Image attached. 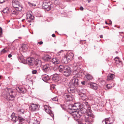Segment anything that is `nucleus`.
Returning <instances> with one entry per match:
<instances>
[{
    "mask_svg": "<svg viewBox=\"0 0 124 124\" xmlns=\"http://www.w3.org/2000/svg\"><path fill=\"white\" fill-rule=\"evenodd\" d=\"M10 89L6 88L2 92V96L8 101H12L15 99V94Z\"/></svg>",
    "mask_w": 124,
    "mask_h": 124,
    "instance_id": "nucleus-1",
    "label": "nucleus"
},
{
    "mask_svg": "<svg viewBox=\"0 0 124 124\" xmlns=\"http://www.w3.org/2000/svg\"><path fill=\"white\" fill-rule=\"evenodd\" d=\"M81 106L82 108H86L88 110V111L86 113V114L82 117V120L86 121H90V119L89 118L88 115H90V116L92 117L93 118L94 117V115L92 113L91 110V108L90 105L88 104V102L85 101L83 103L81 104Z\"/></svg>",
    "mask_w": 124,
    "mask_h": 124,
    "instance_id": "nucleus-2",
    "label": "nucleus"
},
{
    "mask_svg": "<svg viewBox=\"0 0 124 124\" xmlns=\"http://www.w3.org/2000/svg\"><path fill=\"white\" fill-rule=\"evenodd\" d=\"M85 113H83V112H82L81 110L79 109L78 111L76 112L75 114H74V115L75 116V120L77 121L80 118L82 120V121H84L85 122L84 124H91V122L93 121V118L92 117L90 116V115H88L89 117V118L90 119V121H86L82 120V117L84 115H85H85H84Z\"/></svg>",
    "mask_w": 124,
    "mask_h": 124,
    "instance_id": "nucleus-3",
    "label": "nucleus"
},
{
    "mask_svg": "<svg viewBox=\"0 0 124 124\" xmlns=\"http://www.w3.org/2000/svg\"><path fill=\"white\" fill-rule=\"evenodd\" d=\"M34 59L32 58H27L26 60V63L30 66H35L37 67L40 66L41 64L40 60L37 59L34 62Z\"/></svg>",
    "mask_w": 124,
    "mask_h": 124,
    "instance_id": "nucleus-4",
    "label": "nucleus"
},
{
    "mask_svg": "<svg viewBox=\"0 0 124 124\" xmlns=\"http://www.w3.org/2000/svg\"><path fill=\"white\" fill-rule=\"evenodd\" d=\"M13 6L16 8L17 11H20L22 10L23 7L22 5L19 4L18 0H12V1Z\"/></svg>",
    "mask_w": 124,
    "mask_h": 124,
    "instance_id": "nucleus-5",
    "label": "nucleus"
},
{
    "mask_svg": "<svg viewBox=\"0 0 124 124\" xmlns=\"http://www.w3.org/2000/svg\"><path fill=\"white\" fill-rule=\"evenodd\" d=\"M51 65L50 63H47L41 66V69L44 72L48 73L51 70Z\"/></svg>",
    "mask_w": 124,
    "mask_h": 124,
    "instance_id": "nucleus-6",
    "label": "nucleus"
},
{
    "mask_svg": "<svg viewBox=\"0 0 124 124\" xmlns=\"http://www.w3.org/2000/svg\"><path fill=\"white\" fill-rule=\"evenodd\" d=\"M65 68V69L63 72V74L65 76L68 77L70 75L71 72L70 68L67 65H66Z\"/></svg>",
    "mask_w": 124,
    "mask_h": 124,
    "instance_id": "nucleus-7",
    "label": "nucleus"
},
{
    "mask_svg": "<svg viewBox=\"0 0 124 124\" xmlns=\"http://www.w3.org/2000/svg\"><path fill=\"white\" fill-rule=\"evenodd\" d=\"M79 78H77L76 77H73V78L71 79V82L70 83L72 84L74 86H78L79 85Z\"/></svg>",
    "mask_w": 124,
    "mask_h": 124,
    "instance_id": "nucleus-8",
    "label": "nucleus"
},
{
    "mask_svg": "<svg viewBox=\"0 0 124 124\" xmlns=\"http://www.w3.org/2000/svg\"><path fill=\"white\" fill-rule=\"evenodd\" d=\"M39 106L36 104H32L30 107V109L32 111H35L39 109Z\"/></svg>",
    "mask_w": 124,
    "mask_h": 124,
    "instance_id": "nucleus-9",
    "label": "nucleus"
},
{
    "mask_svg": "<svg viewBox=\"0 0 124 124\" xmlns=\"http://www.w3.org/2000/svg\"><path fill=\"white\" fill-rule=\"evenodd\" d=\"M44 109L45 111L54 118V115L53 112L47 106L45 105L44 107Z\"/></svg>",
    "mask_w": 124,
    "mask_h": 124,
    "instance_id": "nucleus-10",
    "label": "nucleus"
},
{
    "mask_svg": "<svg viewBox=\"0 0 124 124\" xmlns=\"http://www.w3.org/2000/svg\"><path fill=\"white\" fill-rule=\"evenodd\" d=\"M81 104L80 103H75L73 105V106L71 105L70 106L72 107V108H73L74 109L77 111L82 107L81 106Z\"/></svg>",
    "mask_w": 124,
    "mask_h": 124,
    "instance_id": "nucleus-11",
    "label": "nucleus"
},
{
    "mask_svg": "<svg viewBox=\"0 0 124 124\" xmlns=\"http://www.w3.org/2000/svg\"><path fill=\"white\" fill-rule=\"evenodd\" d=\"M64 97L65 100L67 101H71L73 99V96L71 94H65Z\"/></svg>",
    "mask_w": 124,
    "mask_h": 124,
    "instance_id": "nucleus-12",
    "label": "nucleus"
},
{
    "mask_svg": "<svg viewBox=\"0 0 124 124\" xmlns=\"http://www.w3.org/2000/svg\"><path fill=\"white\" fill-rule=\"evenodd\" d=\"M68 112L71 115L72 117L75 120V116L74 115V114H75L76 112V111L73 108H72H72L69 109L68 110Z\"/></svg>",
    "mask_w": 124,
    "mask_h": 124,
    "instance_id": "nucleus-13",
    "label": "nucleus"
},
{
    "mask_svg": "<svg viewBox=\"0 0 124 124\" xmlns=\"http://www.w3.org/2000/svg\"><path fill=\"white\" fill-rule=\"evenodd\" d=\"M67 58L69 62H70L73 58L74 56V54L72 53H68L66 55Z\"/></svg>",
    "mask_w": 124,
    "mask_h": 124,
    "instance_id": "nucleus-14",
    "label": "nucleus"
},
{
    "mask_svg": "<svg viewBox=\"0 0 124 124\" xmlns=\"http://www.w3.org/2000/svg\"><path fill=\"white\" fill-rule=\"evenodd\" d=\"M11 120L14 123L17 121L19 119L18 117L16 116L14 113H13L11 115Z\"/></svg>",
    "mask_w": 124,
    "mask_h": 124,
    "instance_id": "nucleus-15",
    "label": "nucleus"
},
{
    "mask_svg": "<svg viewBox=\"0 0 124 124\" xmlns=\"http://www.w3.org/2000/svg\"><path fill=\"white\" fill-rule=\"evenodd\" d=\"M27 21L29 22H31L34 19V16L30 14H27Z\"/></svg>",
    "mask_w": 124,
    "mask_h": 124,
    "instance_id": "nucleus-16",
    "label": "nucleus"
},
{
    "mask_svg": "<svg viewBox=\"0 0 124 124\" xmlns=\"http://www.w3.org/2000/svg\"><path fill=\"white\" fill-rule=\"evenodd\" d=\"M42 79L45 82H47L50 80L49 77L46 75H42Z\"/></svg>",
    "mask_w": 124,
    "mask_h": 124,
    "instance_id": "nucleus-17",
    "label": "nucleus"
},
{
    "mask_svg": "<svg viewBox=\"0 0 124 124\" xmlns=\"http://www.w3.org/2000/svg\"><path fill=\"white\" fill-rule=\"evenodd\" d=\"M59 76L58 75L56 74L51 76L50 77V78H52L53 80H56V81H58L59 80Z\"/></svg>",
    "mask_w": 124,
    "mask_h": 124,
    "instance_id": "nucleus-18",
    "label": "nucleus"
},
{
    "mask_svg": "<svg viewBox=\"0 0 124 124\" xmlns=\"http://www.w3.org/2000/svg\"><path fill=\"white\" fill-rule=\"evenodd\" d=\"M52 62L54 64H58L60 63V61L56 58H54L52 60Z\"/></svg>",
    "mask_w": 124,
    "mask_h": 124,
    "instance_id": "nucleus-19",
    "label": "nucleus"
},
{
    "mask_svg": "<svg viewBox=\"0 0 124 124\" xmlns=\"http://www.w3.org/2000/svg\"><path fill=\"white\" fill-rule=\"evenodd\" d=\"M17 89L19 92L23 93H25L26 91V89L24 88L18 87Z\"/></svg>",
    "mask_w": 124,
    "mask_h": 124,
    "instance_id": "nucleus-20",
    "label": "nucleus"
},
{
    "mask_svg": "<svg viewBox=\"0 0 124 124\" xmlns=\"http://www.w3.org/2000/svg\"><path fill=\"white\" fill-rule=\"evenodd\" d=\"M80 96L81 97V99L83 101H85L87 100V97L84 93H81L80 94Z\"/></svg>",
    "mask_w": 124,
    "mask_h": 124,
    "instance_id": "nucleus-21",
    "label": "nucleus"
},
{
    "mask_svg": "<svg viewBox=\"0 0 124 124\" xmlns=\"http://www.w3.org/2000/svg\"><path fill=\"white\" fill-rule=\"evenodd\" d=\"M43 59L44 61L46 62H49L51 60V56L48 55L45 56Z\"/></svg>",
    "mask_w": 124,
    "mask_h": 124,
    "instance_id": "nucleus-22",
    "label": "nucleus"
},
{
    "mask_svg": "<svg viewBox=\"0 0 124 124\" xmlns=\"http://www.w3.org/2000/svg\"><path fill=\"white\" fill-rule=\"evenodd\" d=\"M115 75L113 74H109L107 77V80H111L114 78Z\"/></svg>",
    "mask_w": 124,
    "mask_h": 124,
    "instance_id": "nucleus-23",
    "label": "nucleus"
},
{
    "mask_svg": "<svg viewBox=\"0 0 124 124\" xmlns=\"http://www.w3.org/2000/svg\"><path fill=\"white\" fill-rule=\"evenodd\" d=\"M90 85V87L94 90H96L98 88L97 85L96 84H91Z\"/></svg>",
    "mask_w": 124,
    "mask_h": 124,
    "instance_id": "nucleus-24",
    "label": "nucleus"
},
{
    "mask_svg": "<svg viewBox=\"0 0 124 124\" xmlns=\"http://www.w3.org/2000/svg\"><path fill=\"white\" fill-rule=\"evenodd\" d=\"M66 65H59L58 67L59 71L60 72H62L64 71V70L65 69V67L66 66Z\"/></svg>",
    "mask_w": 124,
    "mask_h": 124,
    "instance_id": "nucleus-25",
    "label": "nucleus"
},
{
    "mask_svg": "<svg viewBox=\"0 0 124 124\" xmlns=\"http://www.w3.org/2000/svg\"><path fill=\"white\" fill-rule=\"evenodd\" d=\"M68 91L70 93H73L75 92L74 89L72 87L68 88Z\"/></svg>",
    "mask_w": 124,
    "mask_h": 124,
    "instance_id": "nucleus-26",
    "label": "nucleus"
},
{
    "mask_svg": "<svg viewBox=\"0 0 124 124\" xmlns=\"http://www.w3.org/2000/svg\"><path fill=\"white\" fill-rule=\"evenodd\" d=\"M85 77L88 80H90L92 79L93 78L92 76L89 74H87L85 75Z\"/></svg>",
    "mask_w": 124,
    "mask_h": 124,
    "instance_id": "nucleus-27",
    "label": "nucleus"
},
{
    "mask_svg": "<svg viewBox=\"0 0 124 124\" xmlns=\"http://www.w3.org/2000/svg\"><path fill=\"white\" fill-rule=\"evenodd\" d=\"M50 5V2L48 1H44L43 2V4L42 5V6H44L45 5H48L49 6Z\"/></svg>",
    "mask_w": 124,
    "mask_h": 124,
    "instance_id": "nucleus-28",
    "label": "nucleus"
},
{
    "mask_svg": "<svg viewBox=\"0 0 124 124\" xmlns=\"http://www.w3.org/2000/svg\"><path fill=\"white\" fill-rule=\"evenodd\" d=\"M62 59L64 61V62L65 63H67L69 62L67 58L66 55L64 56Z\"/></svg>",
    "mask_w": 124,
    "mask_h": 124,
    "instance_id": "nucleus-29",
    "label": "nucleus"
},
{
    "mask_svg": "<svg viewBox=\"0 0 124 124\" xmlns=\"http://www.w3.org/2000/svg\"><path fill=\"white\" fill-rule=\"evenodd\" d=\"M107 121H109L110 123V124H111L114 121V118H107Z\"/></svg>",
    "mask_w": 124,
    "mask_h": 124,
    "instance_id": "nucleus-30",
    "label": "nucleus"
},
{
    "mask_svg": "<svg viewBox=\"0 0 124 124\" xmlns=\"http://www.w3.org/2000/svg\"><path fill=\"white\" fill-rule=\"evenodd\" d=\"M87 109L86 108H84L81 107L79 109V110H81L82 112H83V113H85L87 110Z\"/></svg>",
    "mask_w": 124,
    "mask_h": 124,
    "instance_id": "nucleus-31",
    "label": "nucleus"
},
{
    "mask_svg": "<svg viewBox=\"0 0 124 124\" xmlns=\"http://www.w3.org/2000/svg\"><path fill=\"white\" fill-rule=\"evenodd\" d=\"M18 117L19 118L18 119L19 122V124H22V122L24 120V119L22 117L18 116Z\"/></svg>",
    "mask_w": 124,
    "mask_h": 124,
    "instance_id": "nucleus-32",
    "label": "nucleus"
},
{
    "mask_svg": "<svg viewBox=\"0 0 124 124\" xmlns=\"http://www.w3.org/2000/svg\"><path fill=\"white\" fill-rule=\"evenodd\" d=\"M18 60L20 62H23L25 61L23 57V56H19L18 57Z\"/></svg>",
    "mask_w": 124,
    "mask_h": 124,
    "instance_id": "nucleus-33",
    "label": "nucleus"
},
{
    "mask_svg": "<svg viewBox=\"0 0 124 124\" xmlns=\"http://www.w3.org/2000/svg\"><path fill=\"white\" fill-rule=\"evenodd\" d=\"M10 13L11 14L16 15L17 14V12L15 10L13 9L11 10Z\"/></svg>",
    "mask_w": 124,
    "mask_h": 124,
    "instance_id": "nucleus-34",
    "label": "nucleus"
},
{
    "mask_svg": "<svg viewBox=\"0 0 124 124\" xmlns=\"http://www.w3.org/2000/svg\"><path fill=\"white\" fill-rule=\"evenodd\" d=\"M22 48L23 50H26L28 48V46L25 44H23Z\"/></svg>",
    "mask_w": 124,
    "mask_h": 124,
    "instance_id": "nucleus-35",
    "label": "nucleus"
},
{
    "mask_svg": "<svg viewBox=\"0 0 124 124\" xmlns=\"http://www.w3.org/2000/svg\"><path fill=\"white\" fill-rule=\"evenodd\" d=\"M107 119H106L105 120L102 121V122L103 124H110V122L109 121H107Z\"/></svg>",
    "mask_w": 124,
    "mask_h": 124,
    "instance_id": "nucleus-36",
    "label": "nucleus"
},
{
    "mask_svg": "<svg viewBox=\"0 0 124 124\" xmlns=\"http://www.w3.org/2000/svg\"><path fill=\"white\" fill-rule=\"evenodd\" d=\"M8 10V8L7 7L2 10V12L4 13H5L7 12Z\"/></svg>",
    "mask_w": 124,
    "mask_h": 124,
    "instance_id": "nucleus-37",
    "label": "nucleus"
},
{
    "mask_svg": "<svg viewBox=\"0 0 124 124\" xmlns=\"http://www.w3.org/2000/svg\"><path fill=\"white\" fill-rule=\"evenodd\" d=\"M79 73L77 71V70H75L73 72V75L76 76V77H77V75H78Z\"/></svg>",
    "mask_w": 124,
    "mask_h": 124,
    "instance_id": "nucleus-38",
    "label": "nucleus"
},
{
    "mask_svg": "<svg viewBox=\"0 0 124 124\" xmlns=\"http://www.w3.org/2000/svg\"><path fill=\"white\" fill-rule=\"evenodd\" d=\"M8 51V50H6V48H4L0 52V54H3L7 52Z\"/></svg>",
    "mask_w": 124,
    "mask_h": 124,
    "instance_id": "nucleus-39",
    "label": "nucleus"
},
{
    "mask_svg": "<svg viewBox=\"0 0 124 124\" xmlns=\"http://www.w3.org/2000/svg\"><path fill=\"white\" fill-rule=\"evenodd\" d=\"M52 100L53 101H57L58 100V98L57 96L53 98L52 99Z\"/></svg>",
    "mask_w": 124,
    "mask_h": 124,
    "instance_id": "nucleus-40",
    "label": "nucleus"
},
{
    "mask_svg": "<svg viewBox=\"0 0 124 124\" xmlns=\"http://www.w3.org/2000/svg\"><path fill=\"white\" fill-rule=\"evenodd\" d=\"M44 8L46 9L47 10H50V9L49 8V6L48 5H45L44 6H43Z\"/></svg>",
    "mask_w": 124,
    "mask_h": 124,
    "instance_id": "nucleus-41",
    "label": "nucleus"
},
{
    "mask_svg": "<svg viewBox=\"0 0 124 124\" xmlns=\"http://www.w3.org/2000/svg\"><path fill=\"white\" fill-rule=\"evenodd\" d=\"M63 50H62L59 52H58L57 53L56 55H57L58 56L62 54V53L63 52Z\"/></svg>",
    "mask_w": 124,
    "mask_h": 124,
    "instance_id": "nucleus-42",
    "label": "nucleus"
},
{
    "mask_svg": "<svg viewBox=\"0 0 124 124\" xmlns=\"http://www.w3.org/2000/svg\"><path fill=\"white\" fill-rule=\"evenodd\" d=\"M54 4L56 5L59 4V3L58 0H54Z\"/></svg>",
    "mask_w": 124,
    "mask_h": 124,
    "instance_id": "nucleus-43",
    "label": "nucleus"
},
{
    "mask_svg": "<svg viewBox=\"0 0 124 124\" xmlns=\"http://www.w3.org/2000/svg\"><path fill=\"white\" fill-rule=\"evenodd\" d=\"M32 73L33 74H35L38 73L36 70H32Z\"/></svg>",
    "mask_w": 124,
    "mask_h": 124,
    "instance_id": "nucleus-44",
    "label": "nucleus"
},
{
    "mask_svg": "<svg viewBox=\"0 0 124 124\" xmlns=\"http://www.w3.org/2000/svg\"><path fill=\"white\" fill-rule=\"evenodd\" d=\"M50 2V5H49V8L50 9V10L51 9V8H53V4H52Z\"/></svg>",
    "mask_w": 124,
    "mask_h": 124,
    "instance_id": "nucleus-45",
    "label": "nucleus"
},
{
    "mask_svg": "<svg viewBox=\"0 0 124 124\" xmlns=\"http://www.w3.org/2000/svg\"><path fill=\"white\" fill-rule=\"evenodd\" d=\"M33 124H40V122L38 121H35L33 123Z\"/></svg>",
    "mask_w": 124,
    "mask_h": 124,
    "instance_id": "nucleus-46",
    "label": "nucleus"
},
{
    "mask_svg": "<svg viewBox=\"0 0 124 124\" xmlns=\"http://www.w3.org/2000/svg\"><path fill=\"white\" fill-rule=\"evenodd\" d=\"M2 28L0 27V37H2L1 35H2Z\"/></svg>",
    "mask_w": 124,
    "mask_h": 124,
    "instance_id": "nucleus-47",
    "label": "nucleus"
},
{
    "mask_svg": "<svg viewBox=\"0 0 124 124\" xmlns=\"http://www.w3.org/2000/svg\"><path fill=\"white\" fill-rule=\"evenodd\" d=\"M81 83L83 85H84L85 83V81H83L81 82Z\"/></svg>",
    "mask_w": 124,
    "mask_h": 124,
    "instance_id": "nucleus-48",
    "label": "nucleus"
},
{
    "mask_svg": "<svg viewBox=\"0 0 124 124\" xmlns=\"http://www.w3.org/2000/svg\"><path fill=\"white\" fill-rule=\"evenodd\" d=\"M43 42L42 41H40L38 42V43L40 45H41L43 44Z\"/></svg>",
    "mask_w": 124,
    "mask_h": 124,
    "instance_id": "nucleus-49",
    "label": "nucleus"
},
{
    "mask_svg": "<svg viewBox=\"0 0 124 124\" xmlns=\"http://www.w3.org/2000/svg\"><path fill=\"white\" fill-rule=\"evenodd\" d=\"M80 10H83V9H84V8H83V7H82L81 6L80 7Z\"/></svg>",
    "mask_w": 124,
    "mask_h": 124,
    "instance_id": "nucleus-50",
    "label": "nucleus"
},
{
    "mask_svg": "<svg viewBox=\"0 0 124 124\" xmlns=\"http://www.w3.org/2000/svg\"><path fill=\"white\" fill-rule=\"evenodd\" d=\"M12 56V55L11 54H9L8 55V57L9 58H10Z\"/></svg>",
    "mask_w": 124,
    "mask_h": 124,
    "instance_id": "nucleus-51",
    "label": "nucleus"
},
{
    "mask_svg": "<svg viewBox=\"0 0 124 124\" xmlns=\"http://www.w3.org/2000/svg\"><path fill=\"white\" fill-rule=\"evenodd\" d=\"M52 36L53 37H55V35L54 34H53L52 35Z\"/></svg>",
    "mask_w": 124,
    "mask_h": 124,
    "instance_id": "nucleus-52",
    "label": "nucleus"
},
{
    "mask_svg": "<svg viewBox=\"0 0 124 124\" xmlns=\"http://www.w3.org/2000/svg\"><path fill=\"white\" fill-rule=\"evenodd\" d=\"M109 22H110V23H109V25H110L112 23V22H111V21L110 20H109Z\"/></svg>",
    "mask_w": 124,
    "mask_h": 124,
    "instance_id": "nucleus-53",
    "label": "nucleus"
},
{
    "mask_svg": "<svg viewBox=\"0 0 124 124\" xmlns=\"http://www.w3.org/2000/svg\"><path fill=\"white\" fill-rule=\"evenodd\" d=\"M21 112H22L23 114H24V111L23 110H21Z\"/></svg>",
    "mask_w": 124,
    "mask_h": 124,
    "instance_id": "nucleus-54",
    "label": "nucleus"
},
{
    "mask_svg": "<svg viewBox=\"0 0 124 124\" xmlns=\"http://www.w3.org/2000/svg\"><path fill=\"white\" fill-rule=\"evenodd\" d=\"M100 37L101 38H103V35H101L100 36Z\"/></svg>",
    "mask_w": 124,
    "mask_h": 124,
    "instance_id": "nucleus-55",
    "label": "nucleus"
},
{
    "mask_svg": "<svg viewBox=\"0 0 124 124\" xmlns=\"http://www.w3.org/2000/svg\"><path fill=\"white\" fill-rule=\"evenodd\" d=\"M61 106L62 108V109H64V108H63V107H62V105H61Z\"/></svg>",
    "mask_w": 124,
    "mask_h": 124,
    "instance_id": "nucleus-56",
    "label": "nucleus"
},
{
    "mask_svg": "<svg viewBox=\"0 0 124 124\" xmlns=\"http://www.w3.org/2000/svg\"><path fill=\"white\" fill-rule=\"evenodd\" d=\"M105 23H106V24H109V23H107V22H106V21H105Z\"/></svg>",
    "mask_w": 124,
    "mask_h": 124,
    "instance_id": "nucleus-57",
    "label": "nucleus"
},
{
    "mask_svg": "<svg viewBox=\"0 0 124 124\" xmlns=\"http://www.w3.org/2000/svg\"><path fill=\"white\" fill-rule=\"evenodd\" d=\"M118 61L119 63L121 62L119 60H118Z\"/></svg>",
    "mask_w": 124,
    "mask_h": 124,
    "instance_id": "nucleus-58",
    "label": "nucleus"
},
{
    "mask_svg": "<svg viewBox=\"0 0 124 124\" xmlns=\"http://www.w3.org/2000/svg\"><path fill=\"white\" fill-rule=\"evenodd\" d=\"M1 1H4L3 2L5 1V0H1Z\"/></svg>",
    "mask_w": 124,
    "mask_h": 124,
    "instance_id": "nucleus-59",
    "label": "nucleus"
},
{
    "mask_svg": "<svg viewBox=\"0 0 124 124\" xmlns=\"http://www.w3.org/2000/svg\"><path fill=\"white\" fill-rule=\"evenodd\" d=\"M116 58H117V59H118L119 58V57H116Z\"/></svg>",
    "mask_w": 124,
    "mask_h": 124,
    "instance_id": "nucleus-60",
    "label": "nucleus"
},
{
    "mask_svg": "<svg viewBox=\"0 0 124 124\" xmlns=\"http://www.w3.org/2000/svg\"><path fill=\"white\" fill-rule=\"evenodd\" d=\"M117 53H118V52H117V51H116V54H117Z\"/></svg>",
    "mask_w": 124,
    "mask_h": 124,
    "instance_id": "nucleus-61",
    "label": "nucleus"
},
{
    "mask_svg": "<svg viewBox=\"0 0 124 124\" xmlns=\"http://www.w3.org/2000/svg\"><path fill=\"white\" fill-rule=\"evenodd\" d=\"M107 85V87L108 88V85Z\"/></svg>",
    "mask_w": 124,
    "mask_h": 124,
    "instance_id": "nucleus-62",
    "label": "nucleus"
},
{
    "mask_svg": "<svg viewBox=\"0 0 124 124\" xmlns=\"http://www.w3.org/2000/svg\"><path fill=\"white\" fill-rule=\"evenodd\" d=\"M28 77H29V75H27V78H28Z\"/></svg>",
    "mask_w": 124,
    "mask_h": 124,
    "instance_id": "nucleus-63",
    "label": "nucleus"
},
{
    "mask_svg": "<svg viewBox=\"0 0 124 124\" xmlns=\"http://www.w3.org/2000/svg\"><path fill=\"white\" fill-rule=\"evenodd\" d=\"M23 27H25L24 25H23Z\"/></svg>",
    "mask_w": 124,
    "mask_h": 124,
    "instance_id": "nucleus-64",
    "label": "nucleus"
}]
</instances>
